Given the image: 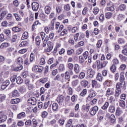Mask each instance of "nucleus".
<instances>
[{"instance_id": "nucleus-60", "label": "nucleus", "mask_w": 127, "mask_h": 127, "mask_svg": "<svg viewBox=\"0 0 127 127\" xmlns=\"http://www.w3.org/2000/svg\"><path fill=\"white\" fill-rule=\"evenodd\" d=\"M106 9L109 11H114V10H115V8L113 6L107 7Z\"/></svg>"}, {"instance_id": "nucleus-5", "label": "nucleus", "mask_w": 127, "mask_h": 127, "mask_svg": "<svg viewBox=\"0 0 127 127\" xmlns=\"http://www.w3.org/2000/svg\"><path fill=\"white\" fill-rule=\"evenodd\" d=\"M126 87V82H119L116 85V89L122 90Z\"/></svg>"}, {"instance_id": "nucleus-26", "label": "nucleus", "mask_w": 127, "mask_h": 127, "mask_svg": "<svg viewBox=\"0 0 127 127\" xmlns=\"http://www.w3.org/2000/svg\"><path fill=\"white\" fill-rule=\"evenodd\" d=\"M28 38V33L27 32H24L22 36V40H24V39H27Z\"/></svg>"}, {"instance_id": "nucleus-21", "label": "nucleus", "mask_w": 127, "mask_h": 127, "mask_svg": "<svg viewBox=\"0 0 127 127\" xmlns=\"http://www.w3.org/2000/svg\"><path fill=\"white\" fill-rule=\"evenodd\" d=\"M80 83H81V86H82V87H87V86H88V85L89 84V82H88V81L85 80H83L82 81H81L80 82Z\"/></svg>"}, {"instance_id": "nucleus-19", "label": "nucleus", "mask_w": 127, "mask_h": 127, "mask_svg": "<svg viewBox=\"0 0 127 127\" xmlns=\"http://www.w3.org/2000/svg\"><path fill=\"white\" fill-rule=\"evenodd\" d=\"M108 111L110 113H115V112H116V108L115 107V106L110 105L109 107Z\"/></svg>"}, {"instance_id": "nucleus-39", "label": "nucleus", "mask_w": 127, "mask_h": 127, "mask_svg": "<svg viewBox=\"0 0 127 127\" xmlns=\"http://www.w3.org/2000/svg\"><path fill=\"white\" fill-rule=\"evenodd\" d=\"M25 117V113L21 112L20 114L17 115V118L18 119H21V118Z\"/></svg>"}, {"instance_id": "nucleus-32", "label": "nucleus", "mask_w": 127, "mask_h": 127, "mask_svg": "<svg viewBox=\"0 0 127 127\" xmlns=\"http://www.w3.org/2000/svg\"><path fill=\"white\" fill-rule=\"evenodd\" d=\"M5 15H6V11H2L0 14V20H2V19H3Z\"/></svg>"}, {"instance_id": "nucleus-48", "label": "nucleus", "mask_w": 127, "mask_h": 127, "mask_svg": "<svg viewBox=\"0 0 127 127\" xmlns=\"http://www.w3.org/2000/svg\"><path fill=\"white\" fill-rule=\"evenodd\" d=\"M79 63L80 64H83L84 63V62L85 61V60H84V58L82 56H80L79 57Z\"/></svg>"}, {"instance_id": "nucleus-58", "label": "nucleus", "mask_w": 127, "mask_h": 127, "mask_svg": "<svg viewBox=\"0 0 127 127\" xmlns=\"http://www.w3.org/2000/svg\"><path fill=\"white\" fill-rule=\"evenodd\" d=\"M32 122L33 127H36L37 126V122H36V120L35 119H32Z\"/></svg>"}, {"instance_id": "nucleus-45", "label": "nucleus", "mask_w": 127, "mask_h": 127, "mask_svg": "<svg viewBox=\"0 0 127 127\" xmlns=\"http://www.w3.org/2000/svg\"><path fill=\"white\" fill-rule=\"evenodd\" d=\"M47 78H41L39 80V82H40V83H42V84H44L45 83H46V82H47Z\"/></svg>"}, {"instance_id": "nucleus-9", "label": "nucleus", "mask_w": 127, "mask_h": 127, "mask_svg": "<svg viewBox=\"0 0 127 127\" xmlns=\"http://www.w3.org/2000/svg\"><path fill=\"white\" fill-rule=\"evenodd\" d=\"M115 90L114 88H108L106 91V96L108 97L109 96H112L114 95Z\"/></svg>"}, {"instance_id": "nucleus-29", "label": "nucleus", "mask_w": 127, "mask_h": 127, "mask_svg": "<svg viewBox=\"0 0 127 127\" xmlns=\"http://www.w3.org/2000/svg\"><path fill=\"white\" fill-rule=\"evenodd\" d=\"M122 94V90L118 89L116 88V93H115V97L118 98L119 96Z\"/></svg>"}, {"instance_id": "nucleus-47", "label": "nucleus", "mask_w": 127, "mask_h": 127, "mask_svg": "<svg viewBox=\"0 0 127 127\" xmlns=\"http://www.w3.org/2000/svg\"><path fill=\"white\" fill-rule=\"evenodd\" d=\"M24 63V64H25V65H29L30 64V62H29V60H28V57H26L25 58Z\"/></svg>"}, {"instance_id": "nucleus-54", "label": "nucleus", "mask_w": 127, "mask_h": 127, "mask_svg": "<svg viewBox=\"0 0 127 127\" xmlns=\"http://www.w3.org/2000/svg\"><path fill=\"white\" fill-rule=\"evenodd\" d=\"M17 126L18 127H23V126H24V122H22V121H19L17 123Z\"/></svg>"}, {"instance_id": "nucleus-36", "label": "nucleus", "mask_w": 127, "mask_h": 127, "mask_svg": "<svg viewBox=\"0 0 127 127\" xmlns=\"http://www.w3.org/2000/svg\"><path fill=\"white\" fill-rule=\"evenodd\" d=\"M67 93L68 95H73V88L72 87H67Z\"/></svg>"}, {"instance_id": "nucleus-40", "label": "nucleus", "mask_w": 127, "mask_h": 127, "mask_svg": "<svg viewBox=\"0 0 127 127\" xmlns=\"http://www.w3.org/2000/svg\"><path fill=\"white\" fill-rule=\"evenodd\" d=\"M120 107H122V108H126V102H125V101L121 100L120 101Z\"/></svg>"}, {"instance_id": "nucleus-25", "label": "nucleus", "mask_w": 127, "mask_h": 127, "mask_svg": "<svg viewBox=\"0 0 127 127\" xmlns=\"http://www.w3.org/2000/svg\"><path fill=\"white\" fill-rule=\"evenodd\" d=\"M12 97H19V92L16 90H14L12 93Z\"/></svg>"}, {"instance_id": "nucleus-62", "label": "nucleus", "mask_w": 127, "mask_h": 127, "mask_svg": "<svg viewBox=\"0 0 127 127\" xmlns=\"http://www.w3.org/2000/svg\"><path fill=\"white\" fill-rule=\"evenodd\" d=\"M4 99H5V96L3 94L0 95V102H2V101H4Z\"/></svg>"}, {"instance_id": "nucleus-59", "label": "nucleus", "mask_w": 127, "mask_h": 127, "mask_svg": "<svg viewBox=\"0 0 127 127\" xmlns=\"http://www.w3.org/2000/svg\"><path fill=\"white\" fill-rule=\"evenodd\" d=\"M99 8H97V7H95L93 9V13L94 14H98V12H99Z\"/></svg>"}, {"instance_id": "nucleus-63", "label": "nucleus", "mask_w": 127, "mask_h": 127, "mask_svg": "<svg viewBox=\"0 0 127 127\" xmlns=\"http://www.w3.org/2000/svg\"><path fill=\"white\" fill-rule=\"evenodd\" d=\"M64 9H65V10H70V5H69V4L64 5Z\"/></svg>"}, {"instance_id": "nucleus-50", "label": "nucleus", "mask_w": 127, "mask_h": 127, "mask_svg": "<svg viewBox=\"0 0 127 127\" xmlns=\"http://www.w3.org/2000/svg\"><path fill=\"white\" fill-rule=\"evenodd\" d=\"M82 52H83V48H79L76 51V54L77 55H80V54H81V53H82Z\"/></svg>"}, {"instance_id": "nucleus-7", "label": "nucleus", "mask_w": 127, "mask_h": 127, "mask_svg": "<svg viewBox=\"0 0 127 127\" xmlns=\"http://www.w3.org/2000/svg\"><path fill=\"white\" fill-rule=\"evenodd\" d=\"M67 68L69 69L68 71L69 72L70 76H73L74 75V72H73V68H74V64L71 63H69L67 65Z\"/></svg>"}, {"instance_id": "nucleus-6", "label": "nucleus", "mask_w": 127, "mask_h": 127, "mask_svg": "<svg viewBox=\"0 0 127 127\" xmlns=\"http://www.w3.org/2000/svg\"><path fill=\"white\" fill-rule=\"evenodd\" d=\"M32 70L34 72H39L40 73H41V72H42V70H43V67L38 66V65H35L32 68Z\"/></svg>"}, {"instance_id": "nucleus-24", "label": "nucleus", "mask_w": 127, "mask_h": 127, "mask_svg": "<svg viewBox=\"0 0 127 127\" xmlns=\"http://www.w3.org/2000/svg\"><path fill=\"white\" fill-rule=\"evenodd\" d=\"M113 16V13L112 12H106L105 13V17L107 19H110Z\"/></svg>"}, {"instance_id": "nucleus-30", "label": "nucleus", "mask_w": 127, "mask_h": 127, "mask_svg": "<svg viewBox=\"0 0 127 127\" xmlns=\"http://www.w3.org/2000/svg\"><path fill=\"white\" fill-rule=\"evenodd\" d=\"M9 46V44L8 43H3L1 44L0 48L2 49L3 48H6V47H8Z\"/></svg>"}, {"instance_id": "nucleus-3", "label": "nucleus", "mask_w": 127, "mask_h": 127, "mask_svg": "<svg viewBox=\"0 0 127 127\" xmlns=\"http://www.w3.org/2000/svg\"><path fill=\"white\" fill-rule=\"evenodd\" d=\"M99 111V107L98 106H94L90 109L89 114L91 116H95Z\"/></svg>"}, {"instance_id": "nucleus-33", "label": "nucleus", "mask_w": 127, "mask_h": 127, "mask_svg": "<svg viewBox=\"0 0 127 127\" xmlns=\"http://www.w3.org/2000/svg\"><path fill=\"white\" fill-rule=\"evenodd\" d=\"M4 34H5L6 36L9 37L10 35V34L11 33V32L9 29H6L4 30Z\"/></svg>"}, {"instance_id": "nucleus-14", "label": "nucleus", "mask_w": 127, "mask_h": 127, "mask_svg": "<svg viewBox=\"0 0 127 127\" xmlns=\"http://www.w3.org/2000/svg\"><path fill=\"white\" fill-rule=\"evenodd\" d=\"M48 48L46 50L47 52H51V51L53 49V45L51 44V42H49L47 44Z\"/></svg>"}, {"instance_id": "nucleus-41", "label": "nucleus", "mask_w": 127, "mask_h": 127, "mask_svg": "<svg viewBox=\"0 0 127 127\" xmlns=\"http://www.w3.org/2000/svg\"><path fill=\"white\" fill-rule=\"evenodd\" d=\"M85 76H86L85 72H81L79 75V79H84V78H85Z\"/></svg>"}, {"instance_id": "nucleus-37", "label": "nucleus", "mask_w": 127, "mask_h": 127, "mask_svg": "<svg viewBox=\"0 0 127 127\" xmlns=\"http://www.w3.org/2000/svg\"><path fill=\"white\" fill-rule=\"evenodd\" d=\"M119 58L121 61H124V62L127 60V57L123 56L122 54L119 55Z\"/></svg>"}, {"instance_id": "nucleus-18", "label": "nucleus", "mask_w": 127, "mask_h": 127, "mask_svg": "<svg viewBox=\"0 0 127 127\" xmlns=\"http://www.w3.org/2000/svg\"><path fill=\"white\" fill-rule=\"evenodd\" d=\"M110 104L108 102H106L105 103V104L103 105V106L101 107L102 110H104V111H107L108 110V108H109V105Z\"/></svg>"}, {"instance_id": "nucleus-8", "label": "nucleus", "mask_w": 127, "mask_h": 127, "mask_svg": "<svg viewBox=\"0 0 127 127\" xmlns=\"http://www.w3.org/2000/svg\"><path fill=\"white\" fill-rule=\"evenodd\" d=\"M39 8V4L37 2L32 3V9L34 11H37Z\"/></svg>"}, {"instance_id": "nucleus-43", "label": "nucleus", "mask_w": 127, "mask_h": 127, "mask_svg": "<svg viewBox=\"0 0 127 127\" xmlns=\"http://www.w3.org/2000/svg\"><path fill=\"white\" fill-rule=\"evenodd\" d=\"M117 69V66L115 64H113L112 66L110 67V70L113 72V73L116 72V69Z\"/></svg>"}, {"instance_id": "nucleus-64", "label": "nucleus", "mask_w": 127, "mask_h": 127, "mask_svg": "<svg viewBox=\"0 0 127 127\" xmlns=\"http://www.w3.org/2000/svg\"><path fill=\"white\" fill-rule=\"evenodd\" d=\"M74 52V50H68L67 51V55H72V54Z\"/></svg>"}, {"instance_id": "nucleus-13", "label": "nucleus", "mask_w": 127, "mask_h": 127, "mask_svg": "<svg viewBox=\"0 0 127 127\" xmlns=\"http://www.w3.org/2000/svg\"><path fill=\"white\" fill-rule=\"evenodd\" d=\"M70 75H71L70 74V72H69V71L68 70H67L64 72V79L65 80H67L68 82L70 81Z\"/></svg>"}, {"instance_id": "nucleus-38", "label": "nucleus", "mask_w": 127, "mask_h": 127, "mask_svg": "<svg viewBox=\"0 0 127 127\" xmlns=\"http://www.w3.org/2000/svg\"><path fill=\"white\" fill-rule=\"evenodd\" d=\"M71 84H72V86H73V87H76V86H77V85L79 84V80L75 79L72 81Z\"/></svg>"}, {"instance_id": "nucleus-1", "label": "nucleus", "mask_w": 127, "mask_h": 127, "mask_svg": "<svg viewBox=\"0 0 127 127\" xmlns=\"http://www.w3.org/2000/svg\"><path fill=\"white\" fill-rule=\"evenodd\" d=\"M95 71L92 69H89L87 70V79L88 80V81L91 82V79H93V77L95 74Z\"/></svg>"}, {"instance_id": "nucleus-52", "label": "nucleus", "mask_w": 127, "mask_h": 127, "mask_svg": "<svg viewBox=\"0 0 127 127\" xmlns=\"http://www.w3.org/2000/svg\"><path fill=\"white\" fill-rule=\"evenodd\" d=\"M16 75H13L10 78V81L13 83V82H15V79H16Z\"/></svg>"}, {"instance_id": "nucleus-15", "label": "nucleus", "mask_w": 127, "mask_h": 127, "mask_svg": "<svg viewBox=\"0 0 127 127\" xmlns=\"http://www.w3.org/2000/svg\"><path fill=\"white\" fill-rule=\"evenodd\" d=\"M74 71L76 74H79L80 73V69L79 68V64H75L74 67Z\"/></svg>"}, {"instance_id": "nucleus-53", "label": "nucleus", "mask_w": 127, "mask_h": 127, "mask_svg": "<svg viewBox=\"0 0 127 127\" xmlns=\"http://www.w3.org/2000/svg\"><path fill=\"white\" fill-rule=\"evenodd\" d=\"M27 45V42L23 41L20 44L19 46L20 47H22L23 46H26Z\"/></svg>"}, {"instance_id": "nucleus-56", "label": "nucleus", "mask_w": 127, "mask_h": 127, "mask_svg": "<svg viewBox=\"0 0 127 127\" xmlns=\"http://www.w3.org/2000/svg\"><path fill=\"white\" fill-rule=\"evenodd\" d=\"M8 23H7V21H4L1 23V26L3 27H7Z\"/></svg>"}, {"instance_id": "nucleus-12", "label": "nucleus", "mask_w": 127, "mask_h": 127, "mask_svg": "<svg viewBox=\"0 0 127 127\" xmlns=\"http://www.w3.org/2000/svg\"><path fill=\"white\" fill-rule=\"evenodd\" d=\"M36 98L33 97L28 100V103L31 105H32L33 106H34L36 104Z\"/></svg>"}, {"instance_id": "nucleus-27", "label": "nucleus", "mask_w": 127, "mask_h": 127, "mask_svg": "<svg viewBox=\"0 0 127 127\" xmlns=\"http://www.w3.org/2000/svg\"><path fill=\"white\" fill-rule=\"evenodd\" d=\"M126 8H127V6L125 4H122L119 6V10H121L122 11H124V10H125Z\"/></svg>"}, {"instance_id": "nucleus-23", "label": "nucleus", "mask_w": 127, "mask_h": 127, "mask_svg": "<svg viewBox=\"0 0 127 127\" xmlns=\"http://www.w3.org/2000/svg\"><path fill=\"white\" fill-rule=\"evenodd\" d=\"M122 114H123V111H122V109H121V108L118 107L116 109V115L119 116H121Z\"/></svg>"}, {"instance_id": "nucleus-44", "label": "nucleus", "mask_w": 127, "mask_h": 127, "mask_svg": "<svg viewBox=\"0 0 127 127\" xmlns=\"http://www.w3.org/2000/svg\"><path fill=\"white\" fill-rule=\"evenodd\" d=\"M6 116H5V115H1L0 116V118L1 119V121L2 122H5V121H6Z\"/></svg>"}, {"instance_id": "nucleus-20", "label": "nucleus", "mask_w": 127, "mask_h": 127, "mask_svg": "<svg viewBox=\"0 0 127 127\" xmlns=\"http://www.w3.org/2000/svg\"><path fill=\"white\" fill-rule=\"evenodd\" d=\"M20 102L19 98L13 99L11 100V103L15 105V104H18Z\"/></svg>"}, {"instance_id": "nucleus-46", "label": "nucleus", "mask_w": 127, "mask_h": 127, "mask_svg": "<svg viewBox=\"0 0 127 127\" xmlns=\"http://www.w3.org/2000/svg\"><path fill=\"white\" fill-rule=\"evenodd\" d=\"M110 119H111V123H112V124H114V123L116 122V117H115V115H111L110 117Z\"/></svg>"}, {"instance_id": "nucleus-42", "label": "nucleus", "mask_w": 127, "mask_h": 127, "mask_svg": "<svg viewBox=\"0 0 127 127\" xmlns=\"http://www.w3.org/2000/svg\"><path fill=\"white\" fill-rule=\"evenodd\" d=\"M32 124V122L31 120H27L25 123V125L26 126H28L29 127H31V125Z\"/></svg>"}, {"instance_id": "nucleus-11", "label": "nucleus", "mask_w": 127, "mask_h": 127, "mask_svg": "<svg viewBox=\"0 0 127 127\" xmlns=\"http://www.w3.org/2000/svg\"><path fill=\"white\" fill-rule=\"evenodd\" d=\"M108 62L107 61H104L102 63H101L99 65H98V68L99 69H102V68H105L106 66H107V64H108Z\"/></svg>"}, {"instance_id": "nucleus-2", "label": "nucleus", "mask_w": 127, "mask_h": 127, "mask_svg": "<svg viewBox=\"0 0 127 127\" xmlns=\"http://www.w3.org/2000/svg\"><path fill=\"white\" fill-rule=\"evenodd\" d=\"M86 101L87 103H90V105L94 106V105H96L97 104V101H98V99L96 98H92V97L88 95Z\"/></svg>"}, {"instance_id": "nucleus-55", "label": "nucleus", "mask_w": 127, "mask_h": 127, "mask_svg": "<svg viewBox=\"0 0 127 127\" xmlns=\"http://www.w3.org/2000/svg\"><path fill=\"white\" fill-rule=\"evenodd\" d=\"M83 57H84V59H87L88 58V56H89V52L88 51L85 52L83 54Z\"/></svg>"}, {"instance_id": "nucleus-35", "label": "nucleus", "mask_w": 127, "mask_h": 127, "mask_svg": "<svg viewBox=\"0 0 127 127\" xmlns=\"http://www.w3.org/2000/svg\"><path fill=\"white\" fill-rule=\"evenodd\" d=\"M65 70V67L64 64H61L59 67V70L60 72H63Z\"/></svg>"}, {"instance_id": "nucleus-10", "label": "nucleus", "mask_w": 127, "mask_h": 127, "mask_svg": "<svg viewBox=\"0 0 127 127\" xmlns=\"http://www.w3.org/2000/svg\"><path fill=\"white\" fill-rule=\"evenodd\" d=\"M92 87L95 88H100L101 84L95 80H92Z\"/></svg>"}, {"instance_id": "nucleus-61", "label": "nucleus", "mask_w": 127, "mask_h": 127, "mask_svg": "<svg viewBox=\"0 0 127 127\" xmlns=\"http://www.w3.org/2000/svg\"><path fill=\"white\" fill-rule=\"evenodd\" d=\"M87 94V89H84L82 90V91L80 93L81 96H85V95Z\"/></svg>"}, {"instance_id": "nucleus-22", "label": "nucleus", "mask_w": 127, "mask_h": 127, "mask_svg": "<svg viewBox=\"0 0 127 127\" xmlns=\"http://www.w3.org/2000/svg\"><path fill=\"white\" fill-rule=\"evenodd\" d=\"M17 84L20 85V84H22L23 83V79L21 78V77L18 76L16 79Z\"/></svg>"}, {"instance_id": "nucleus-28", "label": "nucleus", "mask_w": 127, "mask_h": 127, "mask_svg": "<svg viewBox=\"0 0 127 127\" xmlns=\"http://www.w3.org/2000/svg\"><path fill=\"white\" fill-rule=\"evenodd\" d=\"M52 109L53 111H58V104L53 103L52 105Z\"/></svg>"}, {"instance_id": "nucleus-57", "label": "nucleus", "mask_w": 127, "mask_h": 127, "mask_svg": "<svg viewBox=\"0 0 127 127\" xmlns=\"http://www.w3.org/2000/svg\"><path fill=\"white\" fill-rule=\"evenodd\" d=\"M125 17V16L122 14H120L118 15V19L119 20H123Z\"/></svg>"}, {"instance_id": "nucleus-34", "label": "nucleus", "mask_w": 127, "mask_h": 127, "mask_svg": "<svg viewBox=\"0 0 127 127\" xmlns=\"http://www.w3.org/2000/svg\"><path fill=\"white\" fill-rule=\"evenodd\" d=\"M34 59H35V56L34 55V53H31L30 56V62H33V61H34Z\"/></svg>"}, {"instance_id": "nucleus-51", "label": "nucleus", "mask_w": 127, "mask_h": 127, "mask_svg": "<svg viewBox=\"0 0 127 127\" xmlns=\"http://www.w3.org/2000/svg\"><path fill=\"white\" fill-rule=\"evenodd\" d=\"M102 43H103V41H102V40L98 41L97 43L96 44L97 48H100L102 46Z\"/></svg>"}, {"instance_id": "nucleus-16", "label": "nucleus", "mask_w": 127, "mask_h": 127, "mask_svg": "<svg viewBox=\"0 0 127 127\" xmlns=\"http://www.w3.org/2000/svg\"><path fill=\"white\" fill-rule=\"evenodd\" d=\"M103 79H104V78L103 76H102V74L98 73L96 76V80L99 81V82H103Z\"/></svg>"}, {"instance_id": "nucleus-17", "label": "nucleus", "mask_w": 127, "mask_h": 127, "mask_svg": "<svg viewBox=\"0 0 127 127\" xmlns=\"http://www.w3.org/2000/svg\"><path fill=\"white\" fill-rule=\"evenodd\" d=\"M51 10V7L50 6L47 5L45 7V12L46 14H49Z\"/></svg>"}, {"instance_id": "nucleus-4", "label": "nucleus", "mask_w": 127, "mask_h": 127, "mask_svg": "<svg viewBox=\"0 0 127 127\" xmlns=\"http://www.w3.org/2000/svg\"><path fill=\"white\" fill-rule=\"evenodd\" d=\"M64 100H65V97H64L63 95H60L57 98V101L58 104H59L60 106H62V105H63Z\"/></svg>"}, {"instance_id": "nucleus-31", "label": "nucleus", "mask_w": 127, "mask_h": 127, "mask_svg": "<svg viewBox=\"0 0 127 127\" xmlns=\"http://www.w3.org/2000/svg\"><path fill=\"white\" fill-rule=\"evenodd\" d=\"M12 31H14V32H19L21 30V28H18V27L16 26L12 28Z\"/></svg>"}, {"instance_id": "nucleus-49", "label": "nucleus", "mask_w": 127, "mask_h": 127, "mask_svg": "<svg viewBox=\"0 0 127 127\" xmlns=\"http://www.w3.org/2000/svg\"><path fill=\"white\" fill-rule=\"evenodd\" d=\"M17 62L18 64H20L21 63H23V59L19 57L17 59Z\"/></svg>"}]
</instances>
